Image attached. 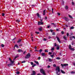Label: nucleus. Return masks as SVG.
I'll return each instance as SVG.
<instances>
[{
	"label": "nucleus",
	"instance_id": "nucleus-1",
	"mask_svg": "<svg viewBox=\"0 0 75 75\" xmlns=\"http://www.w3.org/2000/svg\"><path fill=\"white\" fill-rule=\"evenodd\" d=\"M31 57V54H30V53H28L26 55V56H25V59H28V58H29Z\"/></svg>",
	"mask_w": 75,
	"mask_h": 75
},
{
	"label": "nucleus",
	"instance_id": "nucleus-2",
	"mask_svg": "<svg viewBox=\"0 0 75 75\" xmlns=\"http://www.w3.org/2000/svg\"><path fill=\"white\" fill-rule=\"evenodd\" d=\"M56 71H58V72H60V68H59V67L58 66L56 67Z\"/></svg>",
	"mask_w": 75,
	"mask_h": 75
},
{
	"label": "nucleus",
	"instance_id": "nucleus-3",
	"mask_svg": "<svg viewBox=\"0 0 75 75\" xmlns=\"http://www.w3.org/2000/svg\"><path fill=\"white\" fill-rule=\"evenodd\" d=\"M36 74V73L35 71H32V74H31V75H35Z\"/></svg>",
	"mask_w": 75,
	"mask_h": 75
},
{
	"label": "nucleus",
	"instance_id": "nucleus-4",
	"mask_svg": "<svg viewBox=\"0 0 75 75\" xmlns=\"http://www.w3.org/2000/svg\"><path fill=\"white\" fill-rule=\"evenodd\" d=\"M56 38L58 42H59V43H61V40H60L59 38L57 36H56Z\"/></svg>",
	"mask_w": 75,
	"mask_h": 75
},
{
	"label": "nucleus",
	"instance_id": "nucleus-5",
	"mask_svg": "<svg viewBox=\"0 0 75 75\" xmlns=\"http://www.w3.org/2000/svg\"><path fill=\"white\" fill-rule=\"evenodd\" d=\"M64 19L66 21H67V22H68L69 21V19L67 17H65L64 18Z\"/></svg>",
	"mask_w": 75,
	"mask_h": 75
},
{
	"label": "nucleus",
	"instance_id": "nucleus-6",
	"mask_svg": "<svg viewBox=\"0 0 75 75\" xmlns=\"http://www.w3.org/2000/svg\"><path fill=\"white\" fill-rule=\"evenodd\" d=\"M37 15L38 16V18H41V16H40L39 13H37Z\"/></svg>",
	"mask_w": 75,
	"mask_h": 75
},
{
	"label": "nucleus",
	"instance_id": "nucleus-7",
	"mask_svg": "<svg viewBox=\"0 0 75 75\" xmlns=\"http://www.w3.org/2000/svg\"><path fill=\"white\" fill-rule=\"evenodd\" d=\"M42 56V57H45L46 56V54H45V53H42L41 54Z\"/></svg>",
	"mask_w": 75,
	"mask_h": 75
},
{
	"label": "nucleus",
	"instance_id": "nucleus-8",
	"mask_svg": "<svg viewBox=\"0 0 75 75\" xmlns=\"http://www.w3.org/2000/svg\"><path fill=\"white\" fill-rule=\"evenodd\" d=\"M43 24L44 23H43V22H40L38 23V25H42V24Z\"/></svg>",
	"mask_w": 75,
	"mask_h": 75
},
{
	"label": "nucleus",
	"instance_id": "nucleus-9",
	"mask_svg": "<svg viewBox=\"0 0 75 75\" xmlns=\"http://www.w3.org/2000/svg\"><path fill=\"white\" fill-rule=\"evenodd\" d=\"M9 61H10L11 62V63H14V60L12 61V60H11V59L10 58H9Z\"/></svg>",
	"mask_w": 75,
	"mask_h": 75
},
{
	"label": "nucleus",
	"instance_id": "nucleus-10",
	"mask_svg": "<svg viewBox=\"0 0 75 75\" xmlns=\"http://www.w3.org/2000/svg\"><path fill=\"white\" fill-rule=\"evenodd\" d=\"M13 63H11V64H8V67H10V66H13Z\"/></svg>",
	"mask_w": 75,
	"mask_h": 75
},
{
	"label": "nucleus",
	"instance_id": "nucleus-11",
	"mask_svg": "<svg viewBox=\"0 0 75 75\" xmlns=\"http://www.w3.org/2000/svg\"><path fill=\"white\" fill-rule=\"evenodd\" d=\"M18 52H23V50H21V49H18Z\"/></svg>",
	"mask_w": 75,
	"mask_h": 75
},
{
	"label": "nucleus",
	"instance_id": "nucleus-12",
	"mask_svg": "<svg viewBox=\"0 0 75 75\" xmlns=\"http://www.w3.org/2000/svg\"><path fill=\"white\" fill-rule=\"evenodd\" d=\"M43 15L45 16V10H44L43 11Z\"/></svg>",
	"mask_w": 75,
	"mask_h": 75
},
{
	"label": "nucleus",
	"instance_id": "nucleus-13",
	"mask_svg": "<svg viewBox=\"0 0 75 75\" xmlns=\"http://www.w3.org/2000/svg\"><path fill=\"white\" fill-rule=\"evenodd\" d=\"M61 71L62 73V74H65V71H64L62 70V69L61 70Z\"/></svg>",
	"mask_w": 75,
	"mask_h": 75
},
{
	"label": "nucleus",
	"instance_id": "nucleus-14",
	"mask_svg": "<svg viewBox=\"0 0 75 75\" xmlns=\"http://www.w3.org/2000/svg\"><path fill=\"white\" fill-rule=\"evenodd\" d=\"M69 17L70 18H71V19H73V18H72V16L70 15H68Z\"/></svg>",
	"mask_w": 75,
	"mask_h": 75
},
{
	"label": "nucleus",
	"instance_id": "nucleus-15",
	"mask_svg": "<svg viewBox=\"0 0 75 75\" xmlns=\"http://www.w3.org/2000/svg\"><path fill=\"white\" fill-rule=\"evenodd\" d=\"M65 9L66 10H68V6H65Z\"/></svg>",
	"mask_w": 75,
	"mask_h": 75
},
{
	"label": "nucleus",
	"instance_id": "nucleus-16",
	"mask_svg": "<svg viewBox=\"0 0 75 75\" xmlns=\"http://www.w3.org/2000/svg\"><path fill=\"white\" fill-rule=\"evenodd\" d=\"M34 62H35V63H36V64H37V65H39V63H38V62H37L35 61H34Z\"/></svg>",
	"mask_w": 75,
	"mask_h": 75
},
{
	"label": "nucleus",
	"instance_id": "nucleus-17",
	"mask_svg": "<svg viewBox=\"0 0 75 75\" xmlns=\"http://www.w3.org/2000/svg\"><path fill=\"white\" fill-rule=\"evenodd\" d=\"M39 30L40 31H42V27H40L39 28Z\"/></svg>",
	"mask_w": 75,
	"mask_h": 75
},
{
	"label": "nucleus",
	"instance_id": "nucleus-18",
	"mask_svg": "<svg viewBox=\"0 0 75 75\" xmlns=\"http://www.w3.org/2000/svg\"><path fill=\"white\" fill-rule=\"evenodd\" d=\"M48 59H49V62H52V60H51V59L50 58H49Z\"/></svg>",
	"mask_w": 75,
	"mask_h": 75
},
{
	"label": "nucleus",
	"instance_id": "nucleus-19",
	"mask_svg": "<svg viewBox=\"0 0 75 75\" xmlns=\"http://www.w3.org/2000/svg\"><path fill=\"white\" fill-rule=\"evenodd\" d=\"M21 39H19L18 41H17V42H18V43L19 42H21Z\"/></svg>",
	"mask_w": 75,
	"mask_h": 75
},
{
	"label": "nucleus",
	"instance_id": "nucleus-20",
	"mask_svg": "<svg viewBox=\"0 0 75 75\" xmlns=\"http://www.w3.org/2000/svg\"><path fill=\"white\" fill-rule=\"evenodd\" d=\"M63 38H64V40H67V38H66V37H65V36H64Z\"/></svg>",
	"mask_w": 75,
	"mask_h": 75
},
{
	"label": "nucleus",
	"instance_id": "nucleus-21",
	"mask_svg": "<svg viewBox=\"0 0 75 75\" xmlns=\"http://www.w3.org/2000/svg\"><path fill=\"white\" fill-rule=\"evenodd\" d=\"M69 50H70L72 48V47H71V45H69Z\"/></svg>",
	"mask_w": 75,
	"mask_h": 75
},
{
	"label": "nucleus",
	"instance_id": "nucleus-22",
	"mask_svg": "<svg viewBox=\"0 0 75 75\" xmlns=\"http://www.w3.org/2000/svg\"><path fill=\"white\" fill-rule=\"evenodd\" d=\"M16 22H17V23H20V20L18 19H17L16 20Z\"/></svg>",
	"mask_w": 75,
	"mask_h": 75
},
{
	"label": "nucleus",
	"instance_id": "nucleus-23",
	"mask_svg": "<svg viewBox=\"0 0 75 75\" xmlns=\"http://www.w3.org/2000/svg\"><path fill=\"white\" fill-rule=\"evenodd\" d=\"M70 50H71V51H74L75 50V49L72 48H71V49Z\"/></svg>",
	"mask_w": 75,
	"mask_h": 75
},
{
	"label": "nucleus",
	"instance_id": "nucleus-24",
	"mask_svg": "<svg viewBox=\"0 0 75 75\" xmlns=\"http://www.w3.org/2000/svg\"><path fill=\"white\" fill-rule=\"evenodd\" d=\"M52 35H55V32H52Z\"/></svg>",
	"mask_w": 75,
	"mask_h": 75
},
{
	"label": "nucleus",
	"instance_id": "nucleus-25",
	"mask_svg": "<svg viewBox=\"0 0 75 75\" xmlns=\"http://www.w3.org/2000/svg\"><path fill=\"white\" fill-rule=\"evenodd\" d=\"M64 67H65V66H68V64H64Z\"/></svg>",
	"mask_w": 75,
	"mask_h": 75
},
{
	"label": "nucleus",
	"instance_id": "nucleus-26",
	"mask_svg": "<svg viewBox=\"0 0 75 75\" xmlns=\"http://www.w3.org/2000/svg\"><path fill=\"white\" fill-rule=\"evenodd\" d=\"M70 29L71 30H72L73 29H74V27H71L70 28Z\"/></svg>",
	"mask_w": 75,
	"mask_h": 75
},
{
	"label": "nucleus",
	"instance_id": "nucleus-27",
	"mask_svg": "<svg viewBox=\"0 0 75 75\" xmlns=\"http://www.w3.org/2000/svg\"><path fill=\"white\" fill-rule=\"evenodd\" d=\"M57 50H58L59 49V46H57L56 47Z\"/></svg>",
	"mask_w": 75,
	"mask_h": 75
},
{
	"label": "nucleus",
	"instance_id": "nucleus-28",
	"mask_svg": "<svg viewBox=\"0 0 75 75\" xmlns=\"http://www.w3.org/2000/svg\"><path fill=\"white\" fill-rule=\"evenodd\" d=\"M16 74L17 75H18L20 74V72L19 71H17V72H16Z\"/></svg>",
	"mask_w": 75,
	"mask_h": 75
},
{
	"label": "nucleus",
	"instance_id": "nucleus-29",
	"mask_svg": "<svg viewBox=\"0 0 75 75\" xmlns=\"http://www.w3.org/2000/svg\"><path fill=\"white\" fill-rule=\"evenodd\" d=\"M35 33L36 34H40V32H35Z\"/></svg>",
	"mask_w": 75,
	"mask_h": 75
},
{
	"label": "nucleus",
	"instance_id": "nucleus-30",
	"mask_svg": "<svg viewBox=\"0 0 75 75\" xmlns=\"http://www.w3.org/2000/svg\"><path fill=\"white\" fill-rule=\"evenodd\" d=\"M35 66H36V64H34L32 66V67H34Z\"/></svg>",
	"mask_w": 75,
	"mask_h": 75
},
{
	"label": "nucleus",
	"instance_id": "nucleus-31",
	"mask_svg": "<svg viewBox=\"0 0 75 75\" xmlns=\"http://www.w3.org/2000/svg\"><path fill=\"white\" fill-rule=\"evenodd\" d=\"M30 63L32 65H34V63L33 62H31Z\"/></svg>",
	"mask_w": 75,
	"mask_h": 75
},
{
	"label": "nucleus",
	"instance_id": "nucleus-32",
	"mask_svg": "<svg viewBox=\"0 0 75 75\" xmlns=\"http://www.w3.org/2000/svg\"><path fill=\"white\" fill-rule=\"evenodd\" d=\"M15 47H16L17 48H18V46H17V45H15Z\"/></svg>",
	"mask_w": 75,
	"mask_h": 75
},
{
	"label": "nucleus",
	"instance_id": "nucleus-33",
	"mask_svg": "<svg viewBox=\"0 0 75 75\" xmlns=\"http://www.w3.org/2000/svg\"><path fill=\"white\" fill-rule=\"evenodd\" d=\"M1 47H4V45L3 44H2L1 45Z\"/></svg>",
	"mask_w": 75,
	"mask_h": 75
},
{
	"label": "nucleus",
	"instance_id": "nucleus-34",
	"mask_svg": "<svg viewBox=\"0 0 75 75\" xmlns=\"http://www.w3.org/2000/svg\"><path fill=\"white\" fill-rule=\"evenodd\" d=\"M61 67L62 68H64V65L62 64H61Z\"/></svg>",
	"mask_w": 75,
	"mask_h": 75
},
{
	"label": "nucleus",
	"instance_id": "nucleus-35",
	"mask_svg": "<svg viewBox=\"0 0 75 75\" xmlns=\"http://www.w3.org/2000/svg\"><path fill=\"white\" fill-rule=\"evenodd\" d=\"M56 59H59V60L60 59V58L59 57H57L56 58Z\"/></svg>",
	"mask_w": 75,
	"mask_h": 75
},
{
	"label": "nucleus",
	"instance_id": "nucleus-36",
	"mask_svg": "<svg viewBox=\"0 0 75 75\" xmlns=\"http://www.w3.org/2000/svg\"><path fill=\"white\" fill-rule=\"evenodd\" d=\"M49 55H51L52 54V53L51 52H50L48 53Z\"/></svg>",
	"mask_w": 75,
	"mask_h": 75
},
{
	"label": "nucleus",
	"instance_id": "nucleus-37",
	"mask_svg": "<svg viewBox=\"0 0 75 75\" xmlns=\"http://www.w3.org/2000/svg\"><path fill=\"white\" fill-rule=\"evenodd\" d=\"M42 51V49H40L39 50L40 52H41Z\"/></svg>",
	"mask_w": 75,
	"mask_h": 75
},
{
	"label": "nucleus",
	"instance_id": "nucleus-38",
	"mask_svg": "<svg viewBox=\"0 0 75 75\" xmlns=\"http://www.w3.org/2000/svg\"><path fill=\"white\" fill-rule=\"evenodd\" d=\"M21 62V63H25V61H23Z\"/></svg>",
	"mask_w": 75,
	"mask_h": 75
},
{
	"label": "nucleus",
	"instance_id": "nucleus-39",
	"mask_svg": "<svg viewBox=\"0 0 75 75\" xmlns=\"http://www.w3.org/2000/svg\"><path fill=\"white\" fill-rule=\"evenodd\" d=\"M54 47H57V43H54Z\"/></svg>",
	"mask_w": 75,
	"mask_h": 75
},
{
	"label": "nucleus",
	"instance_id": "nucleus-40",
	"mask_svg": "<svg viewBox=\"0 0 75 75\" xmlns=\"http://www.w3.org/2000/svg\"><path fill=\"white\" fill-rule=\"evenodd\" d=\"M61 34H64V31H63L61 32Z\"/></svg>",
	"mask_w": 75,
	"mask_h": 75
},
{
	"label": "nucleus",
	"instance_id": "nucleus-41",
	"mask_svg": "<svg viewBox=\"0 0 75 75\" xmlns=\"http://www.w3.org/2000/svg\"><path fill=\"white\" fill-rule=\"evenodd\" d=\"M54 50V47L52 48L51 49V51H53Z\"/></svg>",
	"mask_w": 75,
	"mask_h": 75
},
{
	"label": "nucleus",
	"instance_id": "nucleus-42",
	"mask_svg": "<svg viewBox=\"0 0 75 75\" xmlns=\"http://www.w3.org/2000/svg\"><path fill=\"white\" fill-rule=\"evenodd\" d=\"M56 74H57V75H59V74H58V72L57 71L56 72Z\"/></svg>",
	"mask_w": 75,
	"mask_h": 75
},
{
	"label": "nucleus",
	"instance_id": "nucleus-43",
	"mask_svg": "<svg viewBox=\"0 0 75 75\" xmlns=\"http://www.w3.org/2000/svg\"><path fill=\"white\" fill-rule=\"evenodd\" d=\"M54 55H50V56L51 57H52V58H53V57H54Z\"/></svg>",
	"mask_w": 75,
	"mask_h": 75
},
{
	"label": "nucleus",
	"instance_id": "nucleus-44",
	"mask_svg": "<svg viewBox=\"0 0 75 75\" xmlns=\"http://www.w3.org/2000/svg\"><path fill=\"white\" fill-rule=\"evenodd\" d=\"M19 47H22L23 46V44H21L19 45Z\"/></svg>",
	"mask_w": 75,
	"mask_h": 75
},
{
	"label": "nucleus",
	"instance_id": "nucleus-45",
	"mask_svg": "<svg viewBox=\"0 0 75 75\" xmlns=\"http://www.w3.org/2000/svg\"><path fill=\"white\" fill-rule=\"evenodd\" d=\"M45 52H48V51L47 50H45Z\"/></svg>",
	"mask_w": 75,
	"mask_h": 75
},
{
	"label": "nucleus",
	"instance_id": "nucleus-46",
	"mask_svg": "<svg viewBox=\"0 0 75 75\" xmlns=\"http://www.w3.org/2000/svg\"><path fill=\"white\" fill-rule=\"evenodd\" d=\"M57 15H58V16H60V15H61V13H57Z\"/></svg>",
	"mask_w": 75,
	"mask_h": 75
},
{
	"label": "nucleus",
	"instance_id": "nucleus-47",
	"mask_svg": "<svg viewBox=\"0 0 75 75\" xmlns=\"http://www.w3.org/2000/svg\"><path fill=\"white\" fill-rule=\"evenodd\" d=\"M53 66L54 67H56V64H54L53 65Z\"/></svg>",
	"mask_w": 75,
	"mask_h": 75
},
{
	"label": "nucleus",
	"instance_id": "nucleus-48",
	"mask_svg": "<svg viewBox=\"0 0 75 75\" xmlns=\"http://www.w3.org/2000/svg\"><path fill=\"white\" fill-rule=\"evenodd\" d=\"M50 30L51 33H52V32H53V30H52L50 29Z\"/></svg>",
	"mask_w": 75,
	"mask_h": 75
},
{
	"label": "nucleus",
	"instance_id": "nucleus-49",
	"mask_svg": "<svg viewBox=\"0 0 75 75\" xmlns=\"http://www.w3.org/2000/svg\"><path fill=\"white\" fill-rule=\"evenodd\" d=\"M4 15H5L4 13H2V16H4Z\"/></svg>",
	"mask_w": 75,
	"mask_h": 75
},
{
	"label": "nucleus",
	"instance_id": "nucleus-50",
	"mask_svg": "<svg viewBox=\"0 0 75 75\" xmlns=\"http://www.w3.org/2000/svg\"><path fill=\"white\" fill-rule=\"evenodd\" d=\"M38 60H40V59H41V57H39L38 58Z\"/></svg>",
	"mask_w": 75,
	"mask_h": 75
},
{
	"label": "nucleus",
	"instance_id": "nucleus-51",
	"mask_svg": "<svg viewBox=\"0 0 75 75\" xmlns=\"http://www.w3.org/2000/svg\"><path fill=\"white\" fill-rule=\"evenodd\" d=\"M71 74H75V72L74 71H72L71 72Z\"/></svg>",
	"mask_w": 75,
	"mask_h": 75
},
{
	"label": "nucleus",
	"instance_id": "nucleus-52",
	"mask_svg": "<svg viewBox=\"0 0 75 75\" xmlns=\"http://www.w3.org/2000/svg\"><path fill=\"white\" fill-rule=\"evenodd\" d=\"M72 5H74V2H72Z\"/></svg>",
	"mask_w": 75,
	"mask_h": 75
},
{
	"label": "nucleus",
	"instance_id": "nucleus-53",
	"mask_svg": "<svg viewBox=\"0 0 75 75\" xmlns=\"http://www.w3.org/2000/svg\"><path fill=\"white\" fill-rule=\"evenodd\" d=\"M72 38H74V39H75V36H72Z\"/></svg>",
	"mask_w": 75,
	"mask_h": 75
},
{
	"label": "nucleus",
	"instance_id": "nucleus-54",
	"mask_svg": "<svg viewBox=\"0 0 75 75\" xmlns=\"http://www.w3.org/2000/svg\"><path fill=\"white\" fill-rule=\"evenodd\" d=\"M67 37H68V36L69 35V33H67Z\"/></svg>",
	"mask_w": 75,
	"mask_h": 75
},
{
	"label": "nucleus",
	"instance_id": "nucleus-55",
	"mask_svg": "<svg viewBox=\"0 0 75 75\" xmlns=\"http://www.w3.org/2000/svg\"><path fill=\"white\" fill-rule=\"evenodd\" d=\"M44 41H47V39H46L45 38H44L43 39Z\"/></svg>",
	"mask_w": 75,
	"mask_h": 75
},
{
	"label": "nucleus",
	"instance_id": "nucleus-56",
	"mask_svg": "<svg viewBox=\"0 0 75 75\" xmlns=\"http://www.w3.org/2000/svg\"><path fill=\"white\" fill-rule=\"evenodd\" d=\"M71 35H73V33H70Z\"/></svg>",
	"mask_w": 75,
	"mask_h": 75
},
{
	"label": "nucleus",
	"instance_id": "nucleus-57",
	"mask_svg": "<svg viewBox=\"0 0 75 75\" xmlns=\"http://www.w3.org/2000/svg\"><path fill=\"white\" fill-rule=\"evenodd\" d=\"M51 24H54V26H55L56 25L55 24H54V23H52Z\"/></svg>",
	"mask_w": 75,
	"mask_h": 75
},
{
	"label": "nucleus",
	"instance_id": "nucleus-58",
	"mask_svg": "<svg viewBox=\"0 0 75 75\" xmlns=\"http://www.w3.org/2000/svg\"><path fill=\"white\" fill-rule=\"evenodd\" d=\"M47 68H50V66H47Z\"/></svg>",
	"mask_w": 75,
	"mask_h": 75
},
{
	"label": "nucleus",
	"instance_id": "nucleus-59",
	"mask_svg": "<svg viewBox=\"0 0 75 75\" xmlns=\"http://www.w3.org/2000/svg\"><path fill=\"white\" fill-rule=\"evenodd\" d=\"M56 31H59V30L58 29H56Z\"/></svg>",
	"mask_w": 75,
	"mask_h": 75
},
{
	"label": "nucleus",
	"instance_id": "nucleus-60",
	"mask_svg": "<svg viewBox=\"0 0 75 75\" xmlns=\"http://www.w3.org/2000/svg\"><path fill=\"white\" fill-rule=\"evenodd\" d=\"M45 20H47V17L46 16V17H45Z\"/></svg>",
	"mask_w": 75,
	"mask_h": 75
},
{
	"label": "nucleus",
	"instance_id": "nucleus-61",
	"mask_svg": "<svg viewBox=\"0 0 75 75\" xmlns=\"http://www.w3.org/2000/svg\"><path fill=\"white\" fill-rule=\"evenodd\" d=\"M70 40H72V37H71L70 38Z\"/></svg>",
	"mask_w": 75,
	"mask_h": 75
},
{
	"label": "nucleus",
	"instance_id": "nucleus-62",
	"mask_svg": "<svg viewBox=\"0 0 75 75\" xmlns=\"http://www.w3.org/2000/svg\"><path fill=\"white\" fill-rule=\"evenodd\" d=\"M16 39V38H14L12 40V41H14V40Z\"/></svg>",
	"mask_w": 75,
	"mask_h": 75
},
{
	"label": "nucleus",
	"instance_id": "nucleus-63",
	"mask_svg": "<svg viewBox=\"0 0 75 75\" xmlns=\"http://www.w3.org/2000/svg\"><path fill=\"white\" fill-rule=\"evenodd\" d=\"M50 26L49 25V26H47V28H50Z\"/></svg>",
	"mask_w": 75,
	"mask_h": 75
},
{
	"label": "nucleus",
	"instance_id": "nucleus-64",
	"mask_svg": "<svg viewBox=\"0 0 75 75\" xmlns=\"http://www.w3.org/2000/svg\"><path fill=\"white\" fill-rule=\"evenodd\" d=\"M65 27H68V26L67 25H65Z\"/></svg>",
	"mask_w": 75,
	"mask_h": 75
}]
</instances>
